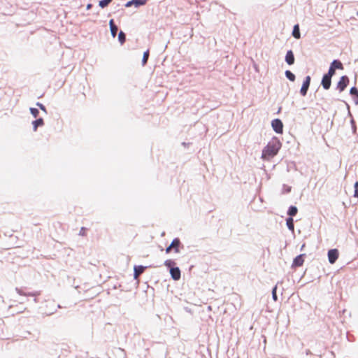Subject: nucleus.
I'll return each mask as SVG.
<instances>
[{"label":"nucleus","mask_w":358,"mask_h":358,"mask_svg":"<svg viewBox=\"0 0 358 358\" xmlns=\"http://www.w3.org/2000/svg\"><path fill=\"white\" fill-rule=\"evenodd\" d=\"M338 257V251L336 249L329 250L328 252V259L330 264H334Z\"/></svg>","instance_id":"4"},{"label":"nucleus","mask_w":358,"mask_h":358,"mask_svg":"<svg viewBox=\"0 0 358 358\" xmlns=\"http://www.w3.org/2000/svg\"><path fill=\"white\" fill-rule=\"evenodd\" d=\"M357 15H358V12H357Z\"/></svg>","instance_id":"32"},{"label":"nucleus","mask_w":358,"mask_h":358,"mask_svg":"<svg viewBox=\"0 0 358 358\" xmlns=\"http://www.w3.org/2000/svg\"><path fill=\"white\" fill-rule=\"evenodd\" d=\"M170 274L174 280H178L180 278V270L178 267L171 268Z\"/></svg>","instance_id":"8"},{"label":"nucleus","mask_w":358,"mask_h":358,"mask_svg":"<svg viewBox=\"0 0 358 358\" xmlns=\"http://www.w3.org/2000/svg\"><path fill=\"white\" fill-rule=\"evenodd\" d=\"M332 70L329 71L328 73L325 74L322 78V85L325 90L329 89L331 86V78L332 77Z\"/></svg>","instance_id":"3"},{"label":"nucleus","mask_w":358,"mask_h":358,"mask_svg":"<svg viewBox=\"0 0 358 358\" xmlns=\"http://www.w3.org/2000/svg\"><path fill=\"white\" fill-rule=\"evenodd\" d=\"M91 8H92V4L91 3H89V4L87 5V7H86L87 10H90Z\"/></svg>","instance_id":"31"},{"label":"nucleus","mask_w":358,"mask_h":358,"mask_svg":"<svg viewBox=\"0 0 358 358\" xmlns=\"http://www.w3.org/2000/svg\"><path fill=\"white\" fill-rule=\"evenodd\" d=\"M118 40L121 44L125 41V34L122 31L118 34Z\"/></svg>","instance_id":"19"},{"label":"nucleus","mask_w":358,"mask_h":358,"mask_svg":"<svg viewBox=\"0 0 358 358\" xmlns=\"http://www.w3.org/2000/svg\"><path fill=\"white\" fill-rule=\"evenodd\" d=\"M174 264V262L170 259L169 260H166L164 262V265L166 266V267H169V268H172L171 266Z\"/></svg>","instance_id":"25"},{"label":"nucleus","mask_w":358,"mask_h":358,"mask_svg":"<svg viewBox=\"0 0 358 358\" xmlns=\"http://www.w3.org/2000/svg\"><path fill=\"white\" fill-rule=\"evenodd\" d=\"M34 131H36L38 127H41L43 125V120L42 118H39L32 122Z\"/></svg>","instance_id":"13"},{"label":"nucleus","mask_w":358,"mask_h":358,"mask_svg":"<svg viewBox=\"0 0 358 358\" xmlns=\"http://www.w3.org/2000/svg\"><path fill=\"white\" fill-rule=\"evenodd\" d=\"M281 145V142L278 138H273L262 150V159L270 160L278 154Z\"/></svg>","instance_id":"1"},{"label":"nucleus","mask_w":358,"mask_h":358,"mask_svg":"<svg viewBox=\"0 0 358 358\" xmlns=\"http://www.w3.org/2000/svg\"><path fill=\"white\" fill-rule=\"evenodd\" d=\"M350 94L352 95H357L358 96V90L356 87H352L350 90Z\"/></svg>","instance_id":"26"},{"label":"nucleus","mask_w":358,"mask_h":358,"mask_svg":"<svg viewBox=\"0 0 358 358\" xmlns=\"http://www.w3.org/2000/svg\"><path fill=\"white\" fill-rule=\"evenodd\" d=\"M292 35L296 39L300 38L301 34H300V31H299V27L298 24H296L294 26Z\"/></svg>","instance_id":"14"},{"label":"nucleus","mask_w":358,"mask_h":358,"mask_svg":"<svg viewBox=\"0 0 358 358\" xmlns=\"http://www.w3.org/2000/svg\"><path fill=\"white\" fill-rule=\"evenodd\" d=\"M303 262H304L303 255H300L294 258L293 263H292V266L293 267L301 266L303 264Z\"/></svg>","instance_id":"10"},{"label":"nucleus","mask_w":358,"mask_h":358,"mask_svg":"<svg viewBox=\"0 0 358 358\" xmlns=\"http://www.w3.org/2000/svg\"><path fill=\"white\" fill-rule=\"evenodd\" d=\"M132 5H134V0H131V1H128V2L126 3L125 6H126V7H130V6H131Z\"/></svg>","instance_id":"29"},{"label":"nucleus","mask_w":358,"mask_h":358,"mask_svg":"<svg viewBox=\"0 0 358 358\" xmlns=\"http://www.w3.org/2000/svg\"><path fill=\"white\" fill-rule=\"evenodd\" d=\"M297 213V208L295 206H291L289 209L288 214L290 216H294Z\"/></svg>","instance_id":"17"},{"label":"nucleus","mask_w":358,"mask_h":358,"mask_svg":"<svg viewBox=\"0 0 358 358\" xmlns=\"http://www.w3.org/2000/svg\"><path fill=\"white\" fill-rule=\"evenodd\" d=\"M276 290H277V286H275L272 289V297L273 299L276 301L278 299L277 294H276Z\"/></svg>","instance_id":"23"},{"label":"nucleus","mask_w":358,"mask_h":358,"mask_svg":"<svg viewBox=\"0 0 358 358\" xmlns=\"http://www.w3.org/2000/svg\"><path fill=\"white\" fill-rule=\"evenodd\" d=\"M180 243V240L178 238H175L172 241L171 245L166 249V252L169 253L172 248L175 249L176 252H177V253L179 252L178 246H179Z\"/></svg>","instance_id":"6"},{"label":"nucleus","mask_w":358,"mask_h":358,"mask_svg":"<svg viewBox=\"0 0 358 358\" xmlns=\"http://www.w3.org/2000/svg\"><path fill=\"white\" fill-rule=\"evenodd\" d=\"M355 194L354 196H356L357 195H358V182H356L355 184Z\"/></svg>","instance_id":"27"},{"label":"nucleus","mask_w":358,"mask_h":358,"mask_svg":"<svg viewBox=\"0 0 358 358\" xmlns=\"http://www.w3.org/2000/svg\"><path fill=\"white\" fill-rule=\"evenodd\" d=\"M134 6L136 7H138L140 6L145 5L147 2V0H134Z\"/></svg>","instance_id":"18"},{"label":"nucleus","mask_w":358,"mask_h":358,"mask_svg":"<svg viewBox=\"0 0 358 358\" xmlns=\"http://www.w3.org/2000/svg\"><path fill=\"white\" fill-rule=\"evenodd\" d=\"M287 226L289 229L294 231V221L292 217L287 219Z\"/></svg>","instance_id":"15"},{"label":"nucleus","mask_w":358,"mask_h":358,"mask_svg":"<svg viewBox=\"0 0 358 358\" xmlns=\"http://www.w3.org/2000/svg\"><path fill=\"white\" fill-rule=\"evenodd\" d=\"M271 127L273 129L279 134L283 132V124L280 119H275L271 122Z\"/></svg>","instance_id":"2"},{"label":"nucleus","mask_w":358,"mask_h":358,"mask_svg":"<svg viewBox=\"0 0 358 358\" xmlns=\"http://www.w3.org/2000/svg\"><path fill=\"white\" fill-rule=\"evenodd\" d=\"M310 77L308 76L306 77L305 80L303 81V83L300 90V92L303 96H305L306 94L308 87L310 86Z\"/></svg>","instance_id":"5"},{"label":"nucleus","mask_w":358,"mask_h":358,"mask_svg":"<svg viewBox=\"0 0 358 358\" xmlns=\"http://www.w3.org/2000/svg\"><path fill=\"white\" fill-rule=\"evenodd\" d=\"M30 113L34 116V117H36L38 115L39 111L38 109L34 108H30Z\"/></svg>","instance_id":"22"},{"label":"nucleus","mask_w":358,"mask_h":358,"mask_svg":"<svg viewBox=\"0 0 358 358\" xmlns=\"http://www.w3.org/2000/svg\"><path fill=\"white\" fill-rule=\"evenodd\" d=\"M110 29L112 36L115 38L117 31V27H110Z\"/></svg>","instance_id":"24"},{"label":"nucleus","mask_w":358,"mask_h":358,"mask_svg":"<svg viewBox=\"0 0 358 358\" xmlns=\"http://www.w3.org/2000/svg\"><path fill=\"white\" fill-rule=\"evenodd\" d=\"M145 267L143 266H134V278L137 279L138 276L144 271Z\"/></svg>","instance_id":"12"},{"label":"nucleus","mask_w":358,"mask_h":358,"mask_svg":"<svg viewBox=\"0 0 358 358\" xmlns=\"http://www.w3.org/2000/svg\"><path fill=\"white\" fill-rule=\"evenodd\" d=\"M349 82V79L347 76H342L338 83V88L341 92L343 91L346 87L348 83Z\"/></svg>","instance_id":"7"},{"label":"nucleus","mask_w":358,"mask_h":358,"mask_svg":"<svg viewBox=\"0 0 358 358\" xmlns=\"http://www.w3.org/2000/svg\"><path fill=\"white\" fill-rule=\"evenodd\" d=\"M148 57H149V52L148 51H146L143 53V59H142V63H143V65L144 66L148 59Z\"/></svg>","instance_id":"21"},{"label":"nucleus","mask_w":358,"mask_h":358,"mask_svg":"<svg viewBox=\"0 0 358 358\" xmlns=\"http://www.w3.org/2000/svg\"><path fill=\"white\" fill-rule=\"evenodd\" d=\"M285 76L290 81H294L295 76L290 71H286Z\"/></svg>","instance_id":"16"},{"label":"nucleus","mask_w":358,"mask_h":358,"mask_svg":"<svg viewBox=\"0 0 358 358\" xmlns=\"http://www.w3.org/2000/svg\"><path fill=\"white\" fill-rule=\"evenodd\" d=\"M109 26H110V27H117V26L114 24V21H113V20H110L109 21Z\"/></svg>","instance_id":"30"},{"label":"nucleus","mask_w":358,"mask_h":358,"mask_svg":"<svg viewBox=\"0 0 358 358\" xmlns=\"http://www.w3.org/2000/svg\"><path fill=\"white\" fill-rule=\"evenodd\" d=\"M36 105H37V106H38V107H39L42 110H43L44 112H46L45 108V106H44L43 104H41V103H36Z\"/></svg>","instance_id":"28"},{"label":"nucleus","mask_w":358,"mask_h":358,"mask_svg":"<svg viewBox=\"0 0 358 358\" xmlns=\"http://www.w3.org/2000/svg\"><path fill=\"white\" fill-rule=\"evenodd\" d=\"M343 69L342 63L338 60H334L332 62V63L331 64L329 71H331V70L333 71V73H332V76H333L335 73L336 69Z\"/></svg>","instance_id":"9"},{"label":"nucleus","mask_w":358,"mask_h":358,"mask_svg":"<svg viewBox=\"0 0 358 358\" xmlns=\"http://www.w3.org/2000/svg\"><path fill=\"white\" fill-rule=\"evenodd\" d=\"M285 61L289 65L294 63V56L292 50L287 51L285 56Z\"/></svg>","instance_id":"11"},{"label":"nucleus","mask_w":358,"mask_h":358,"mask_svg":"<svg viewBox=\"0 0 358 358\" xmlns=\"http://www.w3.org/2000/svg\"><path fill=\"white\" fill-rule=\"evenodd\" d=\"M112 0H101L99 1V5L101 8L106 7Z\"/></svg>","instance_id":"20"}]
</instances>
